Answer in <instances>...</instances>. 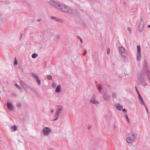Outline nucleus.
<instances>
[{
    "label": "nucleus",
    "mask_w": 150,
    "mask_h": 150,
    "mask_svg": "<svg viewBox=\"0 0 150 150\" xmlns=\"http://www.w3.org/2000/svg\"><path fill=\"white\" fill-rule=\"evenodd\" d=\"M38 21H40V20H38Z\"/></svg>",
    "instance_id": "nucleus-34"
},
{
    "label": "nucleus",
    "mask_w": 150,
    "mask_h": 150,
    "mask_svg": "<svg viewBox=\"0 0 150 150\" xmlns=\"http://www.w3.org/2000/svg\"><path fill=\"white\" fill-rule=\"evenodd\" d=\"M116 109L118 110H121L123 108L122 105H120L119 104L117 105L116 107Z\"/></svg>",
    "instance_id": "nucleus-12"
},
{
    "label": "nucleus",
    "mask_w": 150,
    "mask_h": 150,
    "mask_svg": "<svg viewBox=\"0 0 150 150\" xmlns=\"http://www.w3.org/2000/svg\"><path fill=\"white\" fill-rule=\"evenodd\" d=\"M122 111H123V112H126V110H125V109H123V110H122Z\"/></svg>",
    "instance_id": "nucleus-31"
},
{
    "label": "nucleus",
    "mask_w": 150,
    "mask_h": 150,
    "mask_svg": "<svg viewBox=\"0 0 150 150\" xmlns=\"http://www.w3.org/2000/svg\"><path fill=\"white\" fill-rule=\"evenodd\" d=\"M135 88L136 90V91H137V94H138V96H139V95H140V93H139V92L138 90V89H137V87L136 86H135Z\"/></svg>",
    "instance_id": "nucleus-21"
},
{
    "label": "nucleus",
    "mask_w": 150,
    "mask_h": 150,
    "mask_svg": "<svg viewBox=\"0 0 150 150\" xmlns=\"http://www.w3.org/2000/svg\"><path fill=\"white\" fill-rule=\"evenodd\" d=\"M129 31H130L131 30V29L130 28H128L127 29Z\"/></svg>",
    "instance_id": "nucleus-28"
},
{
    "label": "nucleus",
    "mask_w": 150,
    "mask_h": 150,
    "mask_svg": "<svg viewBox=\"0 0 150 150\" xmlns=\"http://www.w3.org/2000/svg\"><path fill=\"white\" fill-rule=\"evenodd\" d=\"M11 129L12 131L14 132L17 129V127L15 125L12 126H11Z\"/></svg>",
    "instance_id": "nucleus-14"
},
{
    "label": "nucleus",
    "mask_w": 150,
    "mask_h": 150,
    "mask_svg": "<svg viewBox=\"0 0 150 150\" xmlns=\"http://www.w3.org/2000/svg\"><path fill=\"white\" fill-rule=\"evenodd\" d=\"M56 86V83H53L52 84V87L54 88Z\"/></svg>",
    "instance_id": "nucleus-23"
},
{
    "label": "nucleus",
    "mask_w": 150,
    "mask_h": 150,
    "mask_svg": "<svg viewBox=\"0 0 150 150\" xmlns=\"http://www.w3.org/2000/svg\"><path fill=\"white\" fill-rule=\"evenodd\" d=\"M144 69L146 71H147L148 70V69L146 64H145V65L144 66Z\"/></svg>",
    "instance_id": "nucleus-19"
},
{
    "label": "nucleus",
    "mask_w": 150,
    "mask_h": 150,
    "mask_svg": "<svg viewBox=\"0 0 150 150\" xmlns=\"http://www.w3.org/2000/svg\"><path fill=\"white\" fill-rule=\"evenodd\" d=\"M62 107L61 106L59 105L57 107L56 112L55 116V118L54 119L52 120H56L58 119V115Z\"/></svg>",
    "instance_id": "nucleus-3"
},
{
    "label": "nucleus",
    "mask_w": 150,
    "mask_h": 150,
    "mask_svg": "<svg viewBox=\"0 0 150 150\" xmlns=\"http://www.w3.org/2000/svg\"><path fill=\"white\" fill-rule=\"evenodd\" d=\"M56 92L58 93L60 91V86H58L57 88L56 89Z\"/></svg>",
    "instance_id": "nucleus-15"
},
{
    "label": "nucleus",
    "mask_w": 150,
    "mask_h": 150,
    "mask_svg": "<svg viewBox=\"0 0 150 150\" xmlns=\"http://www.w3.org/2000/svg\"><path fill=\"white\" fill-rule=\"evenodd\" d=\"M95 96L94 95L92 96V98L90 100V102L91 103H92L93 104H98V102L97 101L95 100Z\"/></svg>",
    "instance_id": "nucleus-8"
},
{
    "label": "nucleus",
    "mask_w": 150,
    "mask_h": 150,
    "mask_svg": "<svg viewBox=\"0 0 150 150\" xmlns=\"http://www.w3.org/2000/svg\"><path fill=\"white\" fill-rule=\"evenodd\" d=\"M125 117H126V118L127 119V122L129 123V119L128 117V116H127V114L125 113Z\"/></svg>",
    "instance_id": "nucleus-16"
},
{
    "label": "nucleus",
    "mask_w": 150,
    "mask_h": 150,
    "mask_svg": "<svg viewBox=\"0 0 150 150\" xmlns=\"http://www.w3.org/2000/svg\"><path fill=\"white\" fill-rule=\"evenodd\" d=\"M17 106H18V107H19L21 105H20V104H17Z\"/></svg>",
    "instance_id": "nucleus-29"
},
{
    "label": "nucleus",
    "mask_w": 150,
    "mask_h": 150,
    "mask_svg": "<svg viewBox=\"0 0 150 150\" xmlns=\"http://www.w3.org/2000/svg\"><path fill=\"white\" fill-rule=\"evenodd\" d=\"M119 51L120 54L123 56H125L126 55V53L125 52V49L123 47H120L119 48Z\"/></svg>",
    "instance_id": "nucleus-6"
},
{
    "label": "nucleus",
    "mask_w": 150,
    "mask_h": 150,
    "mask_svg": "<svg viewBox=\"0 0 150 150\" xmlns=\"http://www.w3.org/2000/svg\"><path fill=\"white\" fill-rule=\"evenodd\" d=\"M38 54H33L32 55L33 58H35L38 56Z\"/></svg>",
    "instance_id": "nucleus-17"
},
{
    "label": "nucleus",
    "mask_w": 150,
    "mask_h": 150,
    "mask_svg": "<svg viewBox=\"0 0 150 150\" xmlns=\"http://www.w3.org/2000/svg\"><path fill=\"white\" fill-rule=\"evenodd\" d=\"M53 112V110H52L51 111V112Z\"/></svg>",
    "instance_id": "nucleus-33"
},
{
    "label": "nucleus",
    "mask_w": 150,
    "mask_h": 150,
    "mask_svg": "<svg viewBox=\"0 0 150 150\" xmlns=\"http://www.w3.org/2000/svg\"><path fill=\"white\" fill-rule=\"evenodd\" d=\"M51 132V129L48 127L44 128L43 130V133L45 135H48Z\"/></svg>",
    "instance_id": "nucleus-5"
},
{
    "label": "nucleus",
    "mask_w": 150,
    "mask_h": 150,
    "mask_svg": "<svg viewBox=\"0 0 150 150\" xmlns=\"http://www.w3.org/2000/svg\"><path fill=\"white\" fill-rule=\"evenodd\" d=\"M17 64H18V63L17 62V61L16 60V58L15 57L14 64V65H17Z\"/></svg>",
    "instance_id": "nucleus-18"
},
{
    "label": "nucleus",
    "mask_w": 150,
    "mask_h": 150,
    "mask_svg": "<svg viewBox=\"0 0 150 150\" xmlns=\"http://www.w3.org/2000/svg\"><path fill=\"white\" fill-rule=\"evenodd\" d=\"M7 106L8 109L10 110H13V106L10 103H7Z\"/></svg>",
    "instance_id": "nucleus-13"
},
{
    "label": "nucleus",
    "mask_w": 150,
    "mask_h": 150,
    "mask_svg": "<svg viewBox=\"0 0 150 150\" xmlns=\"http://www.w3.org/2000/svg\"><path fill=\"white\" fill-rule=\"evenodd\" d=\"M15 86L17 88L20 89V87L19 86H18L17 83H16L15 84Z\"/></svg>",
    "instance_id": "nucleus-24"
},
{
    "label": "nucleus",
    "mask_w": 150,
    "mask_h": 150,
    "mask_svg": "<svg viewBox=\"0 0 150 150\" xmlns=\"http://www.w3.org/2000/svg\"><path fill=\"white\" fill-rule=\"evenodd\" d=\"M135 139V137L133 133H129L126 136V141L129 143H132Z\"/></svg>",
    "instance_id": "nucleus-2"
},
{
    "label": "nucleus",
    "mask_w": 150,
    "mask_h": 150,
    "mask_svg": "<svg viewBox=\"0 0 150 150\" xmlns=\"http://www.w3.org/2000/svg\"><path fill=\"white\" fill-rule=\"evenodd\" d=\"M143 27L144 25L143 23L142 22V21H141L139 23L138 27L139 31V32H142V31L143 28Z\"/></svg>",
    "instance_id": "nucleus-9"
},
{
    "label": "nucleus",
    "mask_w": 150,
    "mask_h": 150,
    "mask_svg": "<svg viewBox=\"0 0 150 150\" xmlns=\"http://www.w3.org/2000/svg\"><path fill=\"white\" fill-rule=\"evenodd\" d=\"M148 27H149V28H150V25H149L148 26Z\"/></svg>",
    "instance_id": "nucleus-32"
},
{
    "label": "nucleus",
    "mask_w": 150,
    "mask_h": 150,
    "mask_svg": "<svg viewBox=\"0 0 150 150\" xmlns=\"http://www.w3.org/2000/svg\"><path fill=\"white\" fill-rule=\"evenodd\" d=\"M86 50H84V53L83 54V55H85L86 54Z\"/></svg>",
    "instance_id": "nucleus-26"
},
{
    "label": "nucleus",
    "mask_w": 150,
    "mask_h": 150,
    "mask_svg": "<svg viewBox=\"0 0 150 150\" xmlns=\"http://www.w3.org/2000/svg\"><path fill=\"white\" fill-rule=\"evenodd\" d=\"M102 87L101 85H99V86L98 87V89L100 92V91L102 89Z\"/></svg>",
    "instance_id": "nucleus-20"
},
{
    "label": "nucleus",
    "mask_w": 150,
    "mask_h": 150,
    "mask_svg": "<svg viewBox=\"0 0 150 150\" xmlns=\"http://www.w3.org/2000/svg\"><path fill=\"white\" fill-rule=\"evenodd\" d=\"M47 79L49 80H50L52 79V76L50 75H48L47 77Z\"/></svg>",
    "instance_id": "nucleus-22"
},
{
    "label": "nucleus",
    "mask_w": 150,
    "mask_h": 150,
    "mask_svg": "<svg viewBox=\"0 0 150 150\" xmlns=\"http://www.w3.org/2000/svg\"><path fill=\"white\" fill-rule=\"evenodd\" d=\"M50 4L56 8L61 10L62 11L66 13H70L72 12V10L67 8L64 4L56 2L54 1H51L50 2Z\"/></svg>",
    "instance_id": "nucleus-1"
},
{
    "label": "nucleus",
    "mask_w": 150,
    "mask_h": 150,
    "mask_svg": "<svg viewBox=\"0 0 150 150\" xmlns=\"http://www.w3.org/2000/svg\"><path fill=\"white\" fill-rule=\"evenodd\" d=\"M79 39L80 40L81 43H82V42H83L82 39L81 38H80V37H79Z\"/></svg>",
    "instance_id": "nucleus-27"
},
{
    "label": "nucleus",
    "mask_w": 150,
    "mask_h": 150,
    "mask_svg": "<svg viewBox=\"0 0 150 150\" xmlns=\"http://www.w3.org/2000/svg\"><path fill=\"white\" fill-rule=\"evenodd\" d=\"M139 99L140 101V102L141 104H143L144 105V106L145 107V104L144 103V100L142 99V97L140 95H139Z\"/></svg>",
    "instance_id": "nucleus-11"
},
{
    "label": "nucleus",
    "mask_w": 150,
    "mask_h": 150,
    "mask_svg": "<svg viewBox=\"0 0 150 150\" xmlns=\"http://www.w3.org/2000/svg\"><path fill=\"white\" fill-rule=\"evenodd\" d=\"M32 76L35 78V80L36 81H37L38 85H40V81L38 76L35 74L34 73H32Z\"/></svg>",
    "instance_id": "nucleus-7"
},
{
    "label": "nucleus",
    "mask_w": 150,
    "mask_h": 150,
    "mask_svg": "<svg viewBox=\"0 0 150 150\" xmlns=\"http://www.w3.org/2000/svg\"><path fill=\"white\" fill-rule=\"evenodd\" d=\"M107 53L108 54L110 53V49L109 48L107 49Z\"/></svg>",
    "instance_id": "nucleus-25"
},
{
    "label": "nucleus",
    "mask_w": 150,
    "mask_h": 150,
    "mask_svg": "<svg viewBox=\"0 0 150 150\" xmlns=\"http://www.w3.org/2000/svg\"><path fill=\"white\" fill-rule=\"evenodd\" d=\"M113 96L115 97L116 96V95L114 93V94H113Z\"/></svg>",
    "instance_id": "nucleus-30"
},
{
    "label": "nucleus",
    "mask_w": 150,
    "mask_h": 150,
    "mask_svg": "<svg viewBox=\"0 0 150 150\" xmlns=\"http://www.w3.org/2000/svg\"><path fill=\"white\" fill-rule=\"evenodd\" d=\"M137 58L138 60H140L141 59V47L140 45H138L137 47Z\"/></svg>",
    "instance_id": "nucleus-4"
},
{
    "label": "nucleus",
    "mask_w": 150,
    "mask_h": 150,
    "mask_svg": "<svg viewBox=\"0 0 150 150\" xmlns=\"http://www.w3.org/2000/svg\"><path fill=\"white\" fill-rule=\"evenodd\" d=\"M50 18L51 19L55 20L56 21L60 22L61 23L62 22V20L60 19L57 18L53 16H51Z\"/></svg>",
    "instance_id": "nucleus-10"
}]
</instances>
